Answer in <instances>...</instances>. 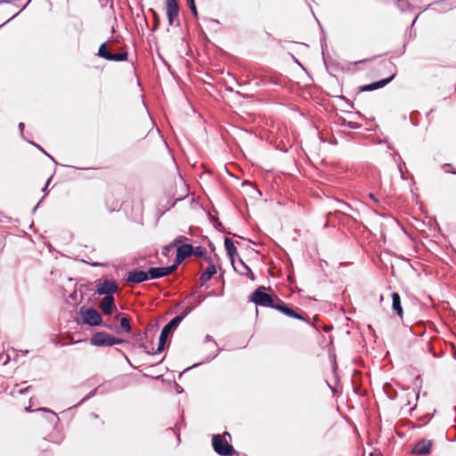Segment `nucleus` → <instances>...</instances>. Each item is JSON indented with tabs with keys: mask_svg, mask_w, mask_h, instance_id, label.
<instances>
[{
	"mask_svg": "<svg viewBox=\"0 0 456 456\" xmlns=\"http://www.w3.org/2000/svg\"><path fill=\"white\" fill-rule=\"evenodd\" d=\"M266 289L264 286L257 288L251 294L250 300L256 305L274 308L277 298L274 300L272 295L265 292Z\"/></svg>",
	"mask_w": 456,
	"mask_h": 456,
	"instance_id": "f257e3e1",
	"label": "nucleus"
},
{
	"mask_svg": "<svg viewBox=\"0 0 456 456\" xmlns=\"http://www.w3.org/2000/svg\"><path fill=\"white\" fill-rule=\"evenodd\" d=\"M124 342V339L115 338L106 332H97L91 338V344L95 346H110L113 345H119Z\"/></svg>",
	"mask_w": 456,
	"mask_h": 456,
	"instance_id": "f03ea898",
	"label": "nucleus"
},
{
	"mask_svg": "<svg viewBox=\"0 0 456 456\" xmlns=\"http://www.w3.org/2000/svg\"><path fill=\"white\" fill-rule=\"evenodd\" d=\"M183 319V315L175 316L167 324H166L163 327L160 336H159V346H158V350H157L158 353H159L163 350L168 335L171 333V331H173L174 330H175L178 327V325L181 323Z\"/></svg>",
	"mask_w": 456,
	"mask_h": 456,
	"instance_id": "7ed1b4c3",
	"label": "nucleus"
},
{
	"mask_svg": "<svg viewBox=\"0 0 456 456\" xmlns=\"http://www.w3.org/2000/svg\"><path fill=\"white\" fill-rule=\"evenodd\" d=\"M212 444L214 451L221 456H230L234 452L233 447L221 435L213 436Z\"/></svg>",
	"mask_w": 456,
	"mask_h": 456,
	"instance_id": "20e7f679",
	"label": "nucleus"
},
{
	"mask_svg": "<svg viewBox=\"0 0 456 456\" xmlns=\"http://www.w3.org/2000/svg\"><path fill=\"white\" fill-rule=\"evenodd\" d=\"M118 290V285L114 280H99L96 283V294L112 297Z\"/></svg>",
	"mask_w": 456,
	"mask_h": 456,
	"instance_id": "39448f33",
	"label": "nucleus"
},
{
	"mask_svg": "<svg viewBox=\"0 0 456 456\" xmlns=\"http://www.w3.org/2000/svg\"><path fill=\"white\" fill-rule=\"evenodd\" d=\"M83 322L90 326H98L102 323V316L99 312L94 308L80 310Z\"/></svg>",
	"mask_w": 456,
	"mask_h": 456,
	"instance_id": "423d86ee",
	"label": "nucleus"
},
{
	"mask_svg": "<svg viewBox=\"0 0 456 456\" xmlns=\"http://www.w3.org/2000/svg\"><path fill=\"white\" fill-rule=\"evenodd\" d=\"M166 12L168 20V25H179L178 12L179 6L176 0H166Z\"/></svg>",
	"mask_w": 456,
	"mask_h": 456,
	"instance_id": "0eeeda50",
	"label": "nucleus"
},
{
	"mask_svg": "<svg viewBox=\"0 0 456 456\" xmlns=\"http://www.w3.org/2000/svg\"><path fill=\"white\" fill-rule=\"evenodd\" d=\"M177 268V265H172L167 267H152L148 271L149 279H159L169 275Z\"/></svg>",
	"mask_w": 456,
	"mask_h": 456,
	"instance_id": "6e6552de",
	"label": "nucleus"
},
{
	"mask_svg": "<svg viewBox=\"0 0 456 456\" xmlns=\"http://www.w3.org/2000/svg\"><path fill=\"white\" fill-rule=\"evenodd\" d=\"M232 267L235 272H237L240 275L248 276L251 281L255 280V276L251 269L243 262L241 258H239L238 261L232 260L231 261Z\"/></svg>",
	"mask_w": 456,
	"mask_h": 456,
	"instance_id": "1a4fd4ad",
	"label": "nucleus"
},
{
	"mask_svg": "<svg viewBox=\"0 0 456 456\" xmlns=\"http://www.w3.org/2000/svg\"><path fill=\"white\" fill-rule=\"evenodd\" d=\"M127 282L132 283H141L149 280L148 272L141 271V270H133L127 273L126 278Z\"/></svg>",
	"mask_w": 456,
	"mask_h": 456,
	"instance_id": "9d476101",
	"label": "nucleus"
},
{
	"mask_svg": "<svg viewBox=\"0 0 456 456\" xmlns=\"http://www.w3.org/2000/svg\"><path fill=\"white\" fill-rule=\"evenodd\" d=\"M274 309L281 312L282 314H284L285 315L290 317V318H294V319H298V320H303L305 321V317H303L302 315H300L299 314L296 313L292 308L287 306L281 299L277 298V303L276 305H274Z\"/></svg>",
	"mask_w": 456,
	"mask_h": 456,
	"instance_id": "9b49d317",
	"label": "nucleus"
},
{
	"mask_svg": "<svg viewBox=\"0 0 456 456\" xmlns=\"http://www.w3.org/2000/svg\"><path fill=\"white\" fill-rule=\"evenodd\" d=\"M433 443L430 440L422 439L419 441L411 451L416 455H426L431 451Z\"/></svg>",
	"mask_w": 456,
	"mask_h": 456,
	"instance_id": "f8f14e48",
	"label": "nucleus"
},
{
	"mask_svg": "<svg viewBox=\"0 0 456 456\" xmlns=\"http://www.w3.org/2000/svg\"><path fill=\"white\" fill-rule=\"evenodd\" d=\"M192 254V247L189 244L180 245L176 249L175 263L177 266L188 256Z\"/></svg>",
	"mask_w": 456,
	"mask_h": 456,
	"instance_id": "ddd939ff",
	"label": "nucleus"
},
{
	"mask_svg": "<svg viewBox=\"0 0 456 456\" xmlns=\"http://www.w3.org/2000/svg\"><path fill=\"white\" fill-rule=\"evenodd\" d=\"M100 307L104 314H111L116 310L114 297H104L100 304Z\"/></svg>",
	"mask_w": 456,
	"mask_h": 456,
	"instance_id": "4468645a",
	"label": "nucleus"
},
{
	"mask_svg": "<svg viewBox=\"0 0 456 456\" xmlns=\"http://www.w3.org/2000/svg\"><path fill=\"white\" fill-rule=\"evenodd\" d=\"M394 77H395V75H391L387 78H385V79L379 80L378 82L363 86H362L361 91H362V92H364V91H372V90H376V89H379V88H382L383 86L387 85L394 78Z\"/></svg>",
	"mask_w": 456,
	"mask_h": 456,
	"instance_id": "2eb2a0df",
	"label": "nucleus"
},
{
	"mask_svg": "<svg viewBox=\"0 0 456 456\" xmlns=\"http://www.w3.org/2000/svg\"><path fill=\"white\" fill-rule=\"evenodd\" d=\"M392 309L396 315H398L401 319L403 316V311L401 305V297L398 293L393 292L392 295Z\"/></svg>",
	"mask_w": 456,
	"mask_h": 456,
	"instance_id": "dca6fc26",
	"label": "nucleus"
},
{
	"mask_svg": "<svg viewBox=\"0 0 456 456\" xmlns=\"http://www.w3.org/2000/svg\"><path fill=\"white\" fill-rule=\"evenodd\" d=\"M215 273H216V268L213 263H210L207 269L200 275V280L201 285L209 281Z\"/></svg>",
	"mask_w": 456,
	"mask_h": 456,
	"instance_id": "f3484780",
	"label": "nucleus"
},
{
	"mask_svg": "<svg viewBox=\"0 0 456 456\" xmlns=\"http://www.w3.org/2000/svg\"><path fill=\"white\" fill-rule=\"evenodd\" d=\"M224 248L227 252V255L231 261L234 260V256L236 254V247L233 244L232 239L226 237L224 239Z\"/></svg>",
	"mask_w": 456,
	"mask_h": 456,
	"instance_id": "a211bd4d",
	"label": "nucleus"
},
{
	"mask_svg": "<svg viewBox=\"0 0 456 456\" xmlns=\"http://www.w3.org/2000/svg\"><path fill=\"white\" fill-rule=\"evenodd\" d=\"M109 57H110L109 61H123L127 59V53H110V55Z\"/></svg>",
	"mask_w": 456,
	"mask_h": 456,
	"instance_id": "6ab92c4d",
	"label": "nucleus"
},
{
	"mask_svg": "<svg viewBox=\"0 0 456 456\" xmlns=\"http://www.w3.org/2000/svg\"><path fill=\"white\" fill-rule=\"evenodd\" d=\"M120 327L122 328V330L125 332H126V333L130 332V330H131L130 322H129V319L127 317H122L120 319Z\"/></svg>",
	"mask_w": 456,
	"mask_h": 456,
	"instance_id": "aec40b11",
	"label": "nucleus"
},
{
	"mask_svg": "<svg viewBox=\"0 0 456 456\" xmlns=\"http://www.w3.org/2000/svg\"><path fill=\"white\" fill-rule=\"evenodd\" d=\"M98 54H99V56L109 61L110 57H108V56H110V53L107 51L105 44L101 45L99 51H98Z\"/></svg>",
	"mask_w": 456,
	"mask_h": 456,
	"instance_id": "412c9836",
	"label": "nucleus"
},
{
	"mask_svg": "<svg viewBox=\"0 0 456 456\" xmlns=\"http://www.w3.org/2000/svg\"><path fill=\"white\" fill-rule=\"evenodd\" d=\"M205 252H206V250L202 247L199 246V247L192 248V254L195 256H203Z\"/></svg>",
	"mask_w": 456,
	"mask_h": 456,
	"instance_id": "4be33fe9",
	"label": "nucleus"
},
{
	"mask_svg": "<svg viewBox=\"0 0 456 456\" xmlns=\"http://www.w3.org/2000/svg\"><path fill=\"white\" fill-rule=\"evenodd\" d=\"M187 1H188V4H189V7H190L192 14L196 17L198 12H197V8H196L194 0H187Z\"/></svg>",
	"mask_w": 456,
	"mask_h": 456,
	"instance_id": "5701e85b",
	"label": "nucleus"
},
{
	"mask_svg": "<svg viewBox=\"0 0 456 456\" xmlns=\"http://www.w3.org/2000/svg\"><path fill=\"white\" fill-rule=\"evenodd\" d=\"M185 241L187 240V238L186 237H183V236H179L177 237L175 240H174V245H176L178 243H181L182 241Z\"/></svg>",
	"mask_w": 456,
	"mask_h": 456,
	"instance_id": "b1692460",
	"label": "nucleus"
},
{
	"mask_svg": "<svg viewBox=\"0 0 456 456\" xmlns=\"http://www.w3.org/2000/svg\"><path fill=\"white\" fill-rule=\"evenodd\" d=\"M206 341H207V342L211 343V344L213 345V346H214V347H216V346H217L216 343L213 340L212 337H211V336H209V335H208V336L206 337Z\"/></svg>",
	"mask_w": 456,
	"mask_h": 456,
	"instance_id": "393cba45",
	"label": "nucleus"
},
{
	"mask_svg": "<svg viewBox=\"0 0 456 456\" xmlns=\"http://www.w3.org/2000/svg\"><path fill=\"white\" fill-rule=\"evenodd\" d=\"M24 126H24V124H23V123H20V124H19V129H20V131L21 133L23 132Z\"/></svg>",
	"mask_w": 456,
	"mask_h": 456,
	"instance_id": "a878e982",
	"label": "nucleus"
},
{
	"mask_svg": "<svg viewBox=\"0 0 456 456\" xmlns=\"http://www.w3.org/2000/svg\"><path fill=\"white\" fill-rule=\"evenodd\" d=\"M369 197H370L371 200H373L377 201V199L375 198V196H374L372 193H370V194H369Z\"/></svg>",
	"mask_w": 456,
	"mask_h": 456,
	"instance_id": "bb28decb",
	"label": "nucleus"
},
{
	"mask_svg": "<svg viewBox=\"0 0 456 456\" xmlns=\"http://www.w3.org/2000/svg\"><path fill=\"white\" fill-rule=\"evenodd\" d=\"M50 181H51V179H48L45 187L43 189L44 191H45L47 190V186H48Z\"/></svg>",
	"mask_w": 456,
	"mask_h": 456,
	"instance_id": "cd10ccee",
	"label": "nucleus"
},
{
	"mask_svg": "<svg viewBox=\"0 0 456 456\" xmlns=\"http://www.w3.org/2000/svg\"><path fill=\"white\" fill-rule=\"evenodd\" d=\"M370 61V59L361 60L359 61H356L355 63H362Z\"/></svg>",
	"mask_w": 456,
	"mask_h": 456,
	"instance_id": "c85d7f7f",
	"label": "nucleus"
},
{
	"mask_svg": "<svg viewBox=\"0 0 456 456\" xmlns=\"http://www.w3.org/2000/svg\"><path fill=\"white\" fill-rule=\"evenodd\" d=\"M349 127H350V128H357L358 126H355L354 124H351V123H350V124H349Z\"/></svg>",
	"mask_w": 456,
	"mask_h": 456,
	"instance_id": "c756f323",
	"label": "nucleus"
},
{
	"mask_svg": "<svg viewBox=\"0 0 456 456\" xmlns=\"http://www.w3.org/2000/svg\"><path fill=\"white\" fill-rule=\"evenodd\" d=\"M172 246H173V245L167 246V247L165 248V250H166V251L170 250V248H172Z\"/></svg>",
	"mask_w": 456,
	"mask_h": 456,
	"instance_id": "7c9ffc66",
	"label": "nucleus"
},
{
	"mask_svg": "<svg viewBox=\"0 0 456 456\" xmlns=\"http://www.w3.org/2000/svg\"><path fill=\"white\" fill-rule=\"evenodd\" d=\"M190 311H191V309H190V308H187V309H186V311H185L184 315H185L187 313H189Z\"/></svg>",
	"mask_w": 456,
	"mask_h": 456,
	"instance_id": "2f4dec72",
	"label": "nucleus"
}]
</instances>
